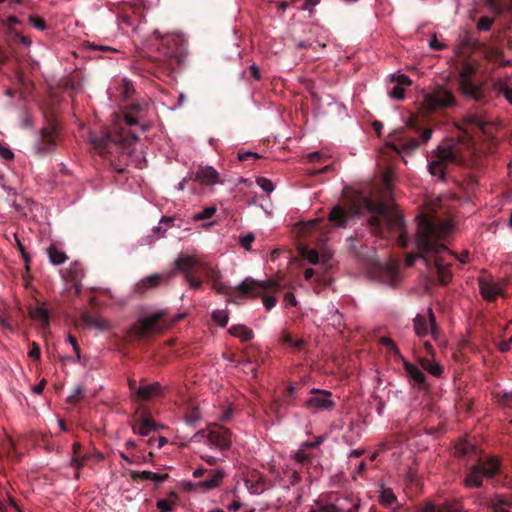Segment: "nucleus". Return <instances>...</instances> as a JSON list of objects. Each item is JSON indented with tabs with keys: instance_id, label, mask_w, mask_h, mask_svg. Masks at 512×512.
I'll return each instance as SVG.
<instances>
[{
	"instance_id": "nucleus-1",
	"label": "nucleus",
	"mask_w": 512,
	"mask_h": 512,
	"mask_svg": "<svg viewBox=\"0 0 512 512\" xmlns=\"http://www.w3.org/2000/svg\"><path fill=\"white\" fill-rule=\"evenodd\" d=\"M362 209L370 214L367 225L373 236L393 241L401 248L408 246L409 240L403 217L384 201L363 197L360 203H352L347 210L336 205L329 212L328 219L334 226L344 228L350 218L362 213Z\"/></svg>"
},
{
	"instance_id": "nucleus-2",
	"label": "nucleus",
	"mask_w": 512,
	"mask_h": 512,
	"mask_svg": "<svg viewBox=\"0 0 512 512\" xmlns=\"http://www.w3.org/2000/svg\"><path fill=\"white\" fill-rule=\"evenodd\" d=\"M465 133L481 132L485 136L492 135V122L486 117L484 111L468 112L462 119ZM472 137L448 138L431 151L427 157L429 173L440 180L446 177L450 165H462L472 149Z\"/></svg>"
},
{
	"instance_id": "nucleus-3",
	"label": "nucleus",
	"mask_w": 512,
	"mask_h": 512,
	"mask_svg": "<svg viewBox=\"0 0 512 512\" xmlns=\"http://www.w3.org/2000/svg\"><path fill=\"white\" fill-rule=\"evenodd\" d=\"M418 218L419 222L413 243L414 251L406 255L405 264L410 267L417 259H422L430 268L431 257L447 251V247L441 240L449 232V226L441 224L425 214Z\"/></svg>"
},
{
	"instance_id": "nucleus-4",
	"label": "nucleus",
	"mask_w": 512,
	"mask_h": 512,
	"mask_svg": "<svg viewBox=\"0 0 512 512\" xmlns=\"http://www.w3.org/2000/svg\"><path fill=\"white\" fill-rule=\"evenodd\" d=\"M476 68L467 61H464L458 69L457 84L458 90L467 100H473L482 105L491 102V95L485 83H477L474 80Z\"/></svg>"
},
{
	"instance_id": "nucleus-5",
	"label": "nucleus",
	"mask_w": 512,
	"mask_h": 512,
	"mask_svg": "<svg viewBox=\"0 0 512 512\" xmlns=\"http://www.w3.org/2000/svg\"><path fill=\"white\" fill-rule=\"evenodd\" d=\"M158 51V56L154 60L163 73L171 74L181 65L184 58L183 46L177 37L172 35L162 37Z\"/></svg>"
},
{
	"instance_id": "nucleus-6",
	"label": "nucleus",
	"mask_w": 512,
	"mask_h": 512,
	"mask_svg": "<svg viewBox=\"0 0 512 512\" xmlns=\"http://www.w3.org/2000/svg\"><path fill=\"white\" fill-rule=\"evenodd\" d=\"M433 130L429 127L420 128L416 123L410 122L409 125L395 133L392 147L398 153H411L415 151L421 144L427 143Z\"/></svg>"
},
{
	"instance_id": "nucleus-7",
	"label": "nucleus",
	"mask_w": 512,
	"mask_h": 512,
	"mask_svg": "<svg viewBox=\"0 0 512 512\" xmlns=\"http://www.w3.org/2000/svg\"><path fill=\"white\" fill-rule=\"evenodd\" d=\"M501 476V463L495 457L478 461L473 465L464 478V485L467 488H480L483 485V478L495 479V484H503L496 476Z\"/></svg>"
},
{
	"instance_id": "nucleus-8",
	"label": "nucleus",
	"mask_w": 512,
	"mask_h": 512,
	"mask_svg": "<svg viewBox=\"0 0 512 512\" xmlns=\"http://www.w3.org/2000/svg\"><path fill=\"white\" fill-rule=\"evenodd\" d=\"M457 100L453 92L442 85H437L424 96V106L434 112L438 109L454 107Z\"/></svg>"
},
{
	"instance_id": "nucleus-9",
	"label": "nucleus",
	"mask_w": 512,
	"mask_h": 512,
	"mask_svg": "<svg viewBox=\"0 0 512 512\" xmlns=\"http://www.w3.org/2000/svg\"><path fill=\"white\" fill-rule=\"evenodd\" d=\"M58 126L54 119H50L47 126L40 130V138L35 144L37 154L46 155L53 152L57 146Z\"/></svg>"
},
{
	"instance_id": "nucleus-10",
	"label": "nucleus",
	"mask_w": 512,
	"mask_h": 512,
	"mask_svg": "<svg viewBox=\"0 0 512 512\" xmlns=\"http://www.w3.org/2000/svg\"><path fill=\"white\" fill-rule=\"evenodd\" d=\"M165 315L166 313L164 311H160L139 320L132 327V332L137 337L142 338L150 333L161 331L163 329V327L161 326V321L164 319Z\"/></svg>"
},
{
	"instance_id": "nucleus-11",
	"label": "nucleus",
	"mask_w": 512,
	"mask_h": 512,
	"mask_svg": "<svg viewBox=\"0 0 512 512\" xmlns=\"http://www.w3.org/2000/svg\"><path fill=\"white\" fill-rule=\"evenodd\" d=\"M277 288L278 285L274 281H257L253 278L247 277L236 287V290L241 296L256 297L267 290Z\"/></svg>"
},
{
	"instance_id": "nucleus-12",
	"label": "nucleus",
	"mask_w": 512,
	"mask_h": 512,
	"mask_svg": "<svg viewBox=\"0 0 512 512\" xmlns=\"http://www.w3.org/2000/svg\"><path fill=\"white\" fill-rule=\"evenodd\" d=\"M380 343L385 346L389 352L393 353L394 355L399 356L400 358H403L400 354V351L396 344L393 342V340L389 337H382L380 339ZM403 360L404 368L407 373V375L418 385L425 384L426 376L422 372L421 369H419L416 365L411 364L410 362Z\"/></svg>"
},
{
	"instance_id": "nucleus-13",
	"label": "nucleus",
	"mask_w": 512,
	"mask_h": 512,
	"mask_svg": "<svg viewBox=\"0 0 512 512\" xmlns=\"http://www.w3.org/2000/svg\"><path fill=\"white\" fill-rule=\"evenodd\" d=\"M428 318L426 316L417 314L414 318V330L419 337H424L431 333L434 340H438L440 330L436 323V317L431 308L427 310Z\"/></svg>"
},
{
	"instance_id": "nucleus-14",
	"label": "nucleus",
	"mask_w": 512,
	"mask_h": 512,
	"mask_svg": "<svg viewBox=\"0 0 512 512\" xmlns=\"http://www.w3.org/2000/svg\"><path fill=\"white\" fill-rule=\"evenodd\" d=\"M311 396L305 401L307 409L312 411H331L335 402L331 399L332 393L327 390L312 389Z\"/></svg>"
},
{
	"instance_id": "nucleus-15",
	"label": "nucleus",
	"mask_w": 512,
	"mask_h": 512,
	"mask_svg": "<svg viewBox=\"0 0 512 512\" xmlns=\"http://www.w3.org/2000/svg\"><path fill=\"white\" fill-rule=\"evenodd\" d=\"M195 266V258L189 255L181 254L175 261V269L184 273L185 280L191 288L200 289L202 286L201 278L195 276L192 268Z\"/></svg>"
},
{
	"instance_id": "nucleus-16",
	"label": "nucleus",
	"mask_w": 512,
	"mask_h": 512,
	"mask_svg": "<svg viewBox=\"0 0 512 512\" xmlns=\"http://www.w3.org/2000/svg\"><path fill=\"white\" fill-rule=\"evenodd\" d=\"M124 142L122 135H112L110 133H103L99 136H92L91 143L101 156H106L112 153V148L118 143Z\"/></svg>"
},
{
	"instance_id": "nucleus-17",
	"label": "nucleus",
	"mask_w": 512,
	"mask_h": 512,
	"mask_svg": "<svg viewBox=\"0 0 512 512\" xmlns=\"http://www.w3.org/2000/svg\"><path fill=\"white\" fill-rule=\"evenodd\" d=\"M207 441L221 451L227 450L231 446V432L222 426H216L208 431Z\"/></svg>"
},
{
	"instance_id": "nucleus-18",
	"label": "nucleus",
	"mask_w": 512,
	"mask_h": 512,
	"mask_svg": "<svg viewBox=\"0 0 512 512\" xmlns=\"http://www.w3.org/2000/svg\"><path fill=\"white\" fill-rule=\"evenodd\" d=\"M211 472V477H209L208 479L206 480H203V481H200L196 484L194 483H191V482H187L184 486V488L187 490V491H191V490H194V489H200L201 491L203 492H206V491H209V490H212L216 487H218L224 477V473L223 471L221 470H213V471H210Z\"/></svg>"
},
{
	"instance_id": "nucleus-19",
	"label": "nucleus",
	"mask_w": 512,
	"mask_h": 512,
	"mask_svg": "<svg viewBox=\"0 0 512 512\" xmlns=\"http://www.w3.org/2000/svg\"><path fill=\"white\" fill-rule=\"evenodd\" d=\"M434 266L437 272L439 283L446 285L452 278V272L450 270V263L446 262L441 256V253H437L431 257V266Z\"/></svg>"
},
{
	"instance_id": "nucleus-20",
	"label": "nucleus",
	"mask_w": 512,
	"mask_h": 512,
	"mask_svg": "<svg viewBox=\"0 0 512 512\" xmlns=\"http://www.w3.org/2000/svg\"><path fill=\"white\" fill-rule=\"evenodd\" d=\"M479 288L482 296L489 301H493L498 296L502 295L504 290V287L501 284L484 278L479 279Z\"/></svg>"
},
{
	"instance_id": "nucleus-21",
	"label": "nucleus",
	"mask_w": 512,
	"mask_h": 512,
	"mask_svg": "<svg viewBox=\"0 0 512 512\" xmlns=\"http://www.w3.org/2000/svg\"><path fill=\"white\" fill-rule=\"evenodd\" d=\"M205 275L204 277L212 282V288L219 294L230 295L231 289L225 283L219 281L220 272L208 265L207 268H204Z\"/></svg>"
},
{
	"instance_id": "nucleus-22",
	"label": "nucleus",
	"mask_w": 512,
	"mask_h": 512,
	"mask_svg": "<svg viewBox=\"0 0 512 512\" xmlns=\"http://www.w3.org/2000/svg\"><path fill=\"white\" fill-rule=\"evenodd\" d=\"M63 277L67 282H70L77 289V291H79L80 282L84 277L83 265L78 261L71 263Z\"/></svg>"
},
{
	"instance_id": "nucleus-23",
	"label": "nucleus",
	"mask_w": 512,
	"mask_h": 512,
	"mask_svg": "<svg viewBox=\"0 0 512 512\" xmlns=\"http://www.w3.org/2000/svg\"><path fill=\"white\" fill-rule=\"evenodd\" d=\"M283 400H275L271 409L279 415L283 405L291 406L294 405V400L297 397V387L294 385H288L283 391Z\"/></svg>"
},
{
	"instance_id": "nucleus-24",
	"label": "nucleus",
	"mask_w": 512,
	"mask_h": 512,
	"mask_svg": "<svg viewBox=\"0 0 512 512\" xmlns=\"http://www.w3.org/2000/svg\"><path fill=\"white\" fill-rule=\"evenodd\" d=\"M379 274L381 281L390 287H394L399 282V274L395 265L379 263Z\"/></svg>"
},
{
	"instance_id": "nucleus-25",
	"label": "nucleus",
	"mask_w": 512,
	"mask_h": 512,
	"mask_svg": "<svg viewBox=\"0 0 512 512\" xmlns=\"http://www.w3.org/2000/svg\"><path fill=\"white\" fill-rule=\"evenodd\" d=\"M162 394V386L159 382H154L149 385H141L137 388V398L142 401H147L152 397L160 396Z\"/></svg>"
},
{
	"instance_id": "nucleus-26",
	"label": "nucleus",
	"mask_w": 512,
	"mask_h": 512,
	"mask_svg": "<svg viewBox=\"0 0 512 512\" xmlns=\"http://www.w3.org/2000/svg\"><path fill=\"white\" fill-rule=\"evenodd\" d=\"M80 325L82 327H93L102 331L109 328V324L104 318L94 317L88 312L82 314L80 318Z\"/></svg>"
},
{
	"instance_id": "nucleus-27",
	"label": "nucleus",
	"mask_w": 512,
	"mask_h": 512,
	"mask_svg": "<svg viewBox=\"0 0 512 512\" xmlns=\"http://www.w3.org/2000/svg\"><path fill=\"white\" fill-rule=\"evenodd\" d=\"M163 279L164 276L158 273L145 277L136 284V291L143 294L149 289L158 287L162 283Z\"/></svg>"
},
{
	"instance_id": "nucleus-28",
	"label": "nucleus",
	"mask_w": 512,
	"mask_h": 512,
	"mask_svg": "<svg viewBox=\"0 0 512 512\" xmlns=\"http://www.w3.org/2000/svg\"><path fill=\"white\" fill-rule=\"evenodd\" d=\"M218 172L210 167L200 168L195 175L196 180L204 185H212L218 181Z\"/></svg>"
},
{
	"instance_id": "nucleus-29",
	"label": "nucleus",
	"mask_w": 512,
	"mask_h": 512,
	"mask_svg": "<svg viewBox=\"0 0 512 512\" xmlns=\"http://www.w3.org/2000/svg\"><path fill=\"white\" fill-rule=\"evenodd\" d=\"M360 504L356 502L350 508H346L343 504H320L317 509L310 512H358Z\"/></svg>"
},
{
	"instance_id": "nucleus-30",
	"label": "nucleus",
	"mask_w": 512,
	"mask_h": 512,
	"mask_svg": "<svg viewBox=\"0 0 512 512\" xmlns=\"http://www.w3.org/2000/svg\"><path fill=\"white\" fill-rule=\"evenodd\" d=\"M487 88L489 89V94L491 95V100L494 96L503 95L505 99L512 104V88L508 87L507 85L498 82L493 83L492 85H487Z\"/></svg>"
},
{
	"instance_id": "nucleus-31",
	"label": "nucleus",
	"mask_w": 512,
	"mask_h": 512,
	"mask_svg": "<svg viewBox=\"0 0 512 512\" xmlns=\"http://www.w3.org/2000/svg\"><path fill=\"white\" fill-rule=\"evenodd\" d=\"M300 254L303 258L307 259L311 264H317L319 262L327 263L330 259V255L323 254L321 257L317 250L303 247L300 250Z\"/></svg>"
},
{
	"instance_id": "nucleus-32",
	"label": "nucleus",
	"mask_w": 512,
	"mask_h": 512,
	"mask_svg": "<svg viewBox=\"0 0 512 512\" xmlns=\"http://www.w3.org/2000/svg\"><path fill=\"white\" fill-rule=\"evenodd\" d=\"M229 333L232 336L238 337L245 342L252 340L254 337V332L250 328L242 324L231 326L229 329Z\"/></svg>"
},
{
	"instance_id": "nucleus-33",
	"label": "nucleus",
	"mask_w": 512,
	"mask_h": 512,
	"mask_svg": "<svg viewBox=\"0 0 512 512\" xmlns=\"http://www.w3.org/2000/svg\"><path fill=\"white\" fill-rule=\"evenodd\" d=\"M420 365L425 371L429 372L431 375L435 377H441L443 374V366L436 363L432 359L421 358Z\"/></svg>"
},
{
	"instance_id": "nucleus-34",
	"label": "nucleus",
	"mask_w": 512,
	"mask_h": 512,
	"mask_svg": "<svg viewBox=\"0 0 512 512\" xmlns=\"http://www.w3.org/2000/svg\"><path fill=\"white\" fill-rule=\"evenodd\" d=\"M437 512H466L459 500H446L437 505Z\"/></svg>"
},
{
	"instance_id": "nucleus-35",
	"label": "nucleus",
	"mask_w": 512,
	"mask_h": 512,
	"mask_svg": "<svg viewBox=\"0 0 512 512\" xmlns=\"http://www.w3.org/2000/svg\"><path fill=\"white\" fill-rule=\"evenodd\" d=\"M47 254L53 265H60L68 259L67 255L60 251L55 245H50L47 248Z\"/></svg>"
},
{
	"instance_id": "nucleus-36",
	"label": "nucleus",
	"mask_w": 512,
	"mask_h": 512,
	"mask_svg": "<svg viewBox=\"0 0 512 512\" xmlns=\"http://www.w3.org/2000/svg\"><path fill=\"white\" fill-rule=\"evenodd\" d=\"M155 429L156 423L149 418L142 419L138 425L133 427L134 432H137L142 436H148Z\"/></svg>"
},
{
	"instance_id": "nucleus-37",
	"label": "nucleus",
	"mask_w": 512,
	"mask_h": 512,
	"mask_svg": "<svg viewBox=\"0 0 512 512\" xmlns=\"http://www.w3.org/2000/svg\"><path fill=\"white\" fill-rule=\"evenodd\" d=\"M494 401L503 408H512V391L511 392H493Z\"/></svg>"
},
{
	"instance_id": "nucleus-38",
	"label": "nucleus",
	"mask_w": 512,
	"mask_h": 512,
	"mask_svg": "<svg viewBox=\"0 0 512 512\" xmlns=\"http://www.w3.org/2000/svg\"><path fill=\"white\" fill-rule=\"evenodd\" d=\"M246 487L252 494H261L266 489L265 481L259 477L256 480H253L252 477L246 479Z\"/></svg>"
},
{
	"instance_id": "nucleus-39",
	"label": "nucleus",
	"mask_w": 512,
	"mask_h": 512,
	"mask_svg": "<svg viewBox=\"0 0 512 512\" xmlns=\"http://www.w3.org/2000/svg\"><path fill=\"white\" fill-rule=\"evenodd\" d=\"M508 334L509 338L504 339L498 343V349L500 352L505 353L510 350L511 343H512V321L509 322L505 329H504V335Z\"/></svg>"
},
{
	"instance_id": "nucleus-40",
	"label": "nucleus",
	"mask_w": 512,
	"mask_h": 512,
	"mask_svg": "<svg viewBox=\"0 0 512 512\" xmlns=\"http://www.w3.org/2000/svg\"><path fill=\"white\" fill-rule=\"evenodd\" d=\"M397 501L392 489L382 487L380 493V503L382 505L390 506Z\"/></svg>"
},
{
	"instance_id": "nucleus-41",
	"label": "nucleus",
	"mask_w": 512,
	"mask_h": 512,
	"mask_svg": "<svg viewBox=\"0 0 512 512\" xmlns=\"http://www.w3.org/2000/svg\"><path fill=\"white\" fill-rule=\"evenodd\" d=\"M30 316L35 319H39L43 325L49 324V315L44 307H36L30 312Z\"/></svg>"
},
{
	"instance_id": "nucleus-42",
	"label": "nucleus",
	"mask_w": 512,
	"mask_h": 512,
	"mask_svg": "<svg viewBox=\"0 0 512 512\" xmlns=\"http://www.w3.org/2000/svg\"><path fill=\"white\" fill-rule=\"evenodd\" d=\"M10 315L8 313L7 307L5 304H0V327L6 330H11L12 326L9 321Z\"/></svg>"
},
{
	"instance_id": "nucleus-43",
	"label": "nucleus",
	"mask_w": 512,
	"mask_h": 512,
	"mask_svg": "<svg viewBox=\"0 0 512 512\" xmlns=\"http://www.w3.org/2000/svg\"><path fill=\"white\" fill-rule=\"evenodd\" d=\"M212 319L214 322H216L219 326L225 327L228 323V314L224 310H215L212 313Z\"/></svg>"
},
{
	"instance_id": "nucleus-44",
	"label": "nucleus",
	"mask_w": 512,
	"mask_h": 512,
	"mask_svg": "<svg viewBox=\"0 0 512 512\" xmlns=\"http://www.w3.org/2000/svg\"><path fill=\"white\" fill-rule=\"evenodd\" d=\"M216 212L215 206L204 208L201 212L194 215V219L197 221L211 218Z\"/></svg>"
},
{
	"instance_id": "nucleus-45",
	"label": "nucleus",
	"mask_w": 512,
	"mask_h": 512,
	"mask_svg": "<svg viewBox=\"0 0 512 512\" xmlns=\"http://www.w3.org/2000/svg\"><path fill=\"white\" fill-rule=\"evenodd\" d=\"M494 23V19L488 16L480 17L477 23V29L480 31H488Z\"/></svg>"
},
{
	"instance_id": "nucleus-46",
	"label": "nucleus",
	"mask_w": 512,
	"mask_h": 512,
	"mask_svg": "<svg viewBox=\"0 0 512 512\" xmlns=\"http://www.w3.org/2000/svg\"><path fill=\"white\" fill-rule=\"evenodd\" d=\"M294 459L299 464H306L312 462V456L306 453L303 449L298 450L294 454Z\"/></svg>"
},
{
	"instance_id": "nucleus-47",
	"label": "nucleus",
	"mask_w": 512,
	"mask_h": 512,
	"mask_svg": "<svg viewBox=\"0 0 512 512\" xmlns=\"http://www.w3.org/2000/svg\"><path fill=\"white\" fill-rule=\"evenodd\" d=\"M175 501H171L169 499H161L156 503L157 508L160 512H171L173 510Z\"/></svg>"
},
{
	"instance_id": "nucleus-48",
	"label": "nucleus",
	"mask_w": 512,
	"mask_h": 512,
	"mask_svg": "<svg viewBox=\"0 0 512 512\" xmlns=\"http://www.w3.org/2000/svg\"><path fill=\"white\" fill-rule=\"evenodd\" d=\"M254 240H255V235L252 232H249L246 235L239 237V243L246 250L251 249V244L254 242Z\"/></svg>"
},
{
	"instance_id": "nucleus-49",
	"label": "nucleus",
	"mask_w": 512,
	"mask_h": 512,
	"mask_svg": "<svg viewBox=\"0 0 512 512\" xmlns=\"http://www.w3.org/2000/svg\"><path fill=\"white\" fill-rule=\"evenodd\" d=\"M29 23L36 29L43 31L46 29V21L39 16H30Z\"/></svg>"
},
{
	"instance_id": "nucleus-50",
	"label": "nucleus",
	"mask_w": 512,
	"mask_h": 512,
	"mask_svg": "<svg viewBox=\"0 0 512 512\" xmlns=\"http://www.w3.org/2000/svg\"><path fill=\"white\" fill-rule=\"evenodd\" d=\"M151 473L152 472H150V471H142V472L129 471L130 478L133 481L150 480Z\"/></svg>"
},
{
	"instance_id": "nucleus-51",
	"label": "nucleus",
	"mask_w": 512,
	"mask_h": 512,
	"mask_svg": "<svg viewBox=\"0 0 512 512\" xmlns=\"http://www.w3.org/2000/svg\"><path fill=\"white\" fill-rule=\"evenodd\" d=\"M84 396L82 387L75 388L74 392L67 398L68 403L77 404Z\"/></svg>"
},
{
	"instance_id": "nucleus-52",
	"label": "nucleus",
	"mask_w": 512,
	"mask_h": 512,
	"mask_svg": "<svg viewBox=\"0 0 512 512\" xmlns=\"http://www.w3.org/2000/svg\"><path fill=\"white\" fill-rule=\"evenodd\" d=\"M405 95V90L400 85H394V87L389 91V96L396 100H402Z\"/></svg>"
},
{
	"instance_id": "nucleus-53",
	"label": "nucleus",
	"mask_w": 512,
	"mask_h": 512,
	"mask_svg": "<svg viewBox=\"0 0 512 512\" xmlns=\"http://www.w3.org/2000/svg\"><path fill=\"white\" fill-rule=\"evenodd\" d=\"M257 184L267 193L272 192L274 189L272 181L264 177L258 178Z\"/></svg>"
},
{
	"instance_id": "nucleus-54",
	"label": "nucleus",
	"mask_w": 512,
	"mask_h": 512,
	"mask_svg": "<svg viewBox=\"0 0 512 512\" xmlns=\"http://www.w3.org/2000/svg\"><path fill=\"white\" fill-rule=\"evenodd\" d=\"M208 265L206 263L200 262L197 259H195V266L192 268V272H194L195 276L201 277L205 275L204 268H207Z\"/></svg>"
},
{
	"instance_id": "nucleus-55",
	"label": "nucleus",
	"mask_w": 512,
	"mask_h": 512,
	"mask_svg": "<svg viewBox=\"0 0 512 512\" xmlns=\"http://www.w3.org/2000/svg\"><path fill=\"white\" fill-rule=\"evenodd\" d=\"M0 156L5 160H12L14 158L13 152L6 145L0 142Z\"/></svg>"
},
{
	"instance_id": "nucleus-56",
	"label": "nucleus",
	"mask_w": 512,
	"mask_h": 512,
	"mask_svg": "<svg viewBox=\"0 0 512 512\" xmlns=\"http://www.w3.org/2000/svg\"><path fill=\"white\" fill-rule=\"evenodd\" d=\"M85 464V459H81V456L72 457L70 460V466L76 470H80Z\"/></svg>"
},
{
	"instance_id": "nucleus-57",
	"label": "nucleus",
	"mask_w": 512,
	"mask_h": 512,
	"mask_svg": "<svg viewBox=\"0 0 512 512\" xmlns=\"http://www.w3.org/2000/svg\"><path fill=\"white\" fill-rule=\"evenodd\" d=\"M470 445L467 443H460L455 447V454L457 456H464L469 453Z\"/></svg>"
},
{
	"instance_id": "nucleus-58",
	"label": "nucleus",
	"mask_w": 512,
	"mask_h": 512,
	"mask_svg": "<svg viewBox=\"0 0 512 512\" xmlns=\"http://www.w3.org/2000/svg\"><path fill=\"white\" fill-rule=\"evenodd\" d=\"M30 358L34 360H38L40 358L41 352L40 347L34 342L32 343L30 350L28 352Z\"/></svg>"
},
{
	"instance_id": "nucleus-59",
	"label": "nucleus",
	"mask_w": 512,
	"mask_h": 512,
	"mask_svg": "<svg viewBox=\"0 0 512 512\" xmlns=\"http://www.w3.org/2000/svg\"><path fill=\"white\" fill-rule=\"evenodd\" d=\"M324 441L323 436H318L314 441H306L302 444V447L305 448H317L319 447Z\"/></svg>"
},
{
	"instance_id": "nucleus-60",
	"label": "nucleus",
	"mask_w": 512,
	"mask_h": 512,
	"mask_svg": "<svg viewBox=\"0 0 512 512\" xmlns=\"http://www.w3.org/2000/svg\"><path fill=\"white\" fill-rule=\"evenodd\" d=\"M396 85H400V87L411 85V80L408 76L401 74L395 77Z\"/></svg>"
},
{
	"instance_id": "nucleus-61",
	"label": "nucleus",
	"mask_w": 512,
	"mask_h": 512,
	"mask_svg": "<svg viewBox=\"0 0 512 512\" xmlns=\"http://www.w3.org/2000/svg\"><path fill=\"white\" fill-rule=\"evenodd\" d=\"M260 156L254 152H239L238 159L240 161H248L250 159H258Z\"/></svg>"
},
{
	"instance_id": "nucleus-62",
	"label": "nucleus",
	"mask_w": 512,
	"mask_h": 512,
	"mask_svg": "<svg viewBox=\"0 0 512 512\" xmlns=\"http://www.w3.org/2000/svg\"><path fill=\"white\" fill-rule=\"evenodd\" d=\"M277 303V299L273 296H264L263 297V304L265 308L269 311L271 310Z\"/></svg>"
},
{
	"instance_id": "nucleus-63",
	"label": "nucleus",
	"mask_w": 512,
	"mask_h": 512,
	"mask_svg": "<svg viewBox=\"0 0 512 512\" xmlns=\"http://www.w3.org/2000/svg\"><path fill=\"white\" fill-rule=\"evenodd\" d=\"M19 23H20L19 19L16 16L11 15V16H9L6 19L5 26L12 33L13 32V26L16 25V24H19Z\"/></svg>"
},
{
	"instance_id": "nucleus-64",
	"label": "nucleus",
	"mask_w": 512,
	"mask_h": 512,
	"mask_svg": "<svg viewBox=\"0 0 512 512\" xmlns=\"http://www.w3.org/2000/svg\"><path fill=\"white\" fill-rule=\"evenodd\" d=\"M169 478V475L167 473L159 474V473H151L150 480L156 483H162L166 481Z\"/></svg>"
}]
</instances>
